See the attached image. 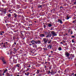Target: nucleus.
<instances>
[{
	"label": "nucleus",
	"mask_w": 76,
	"mask_h": 76,
	"mask_svg": "<svg viewBox=\"0 0 76 76\" xmlns=\"http://www.w3.org/2000/svg\"><path fill=\"white\" fill-rule=\"evenodd\" d=\"M8 25L7 24H6V25Z\"/></svg>",
	"instance_id": "nucleus-58"
},
{
	"label": "nucleus",
	"mask_w": 76,
	"mask_h": 76,
	"mask_svg": "<svg viewBox=\"0 0 76 76\" xmlns=\"http://www.w3.org/2000/svg\"><path fill=\"white\" fill-rule=\"evenodd\" d=\"M23 34H22V33H21V35H23Z\"/></svg>",
	"instance_id": "nucleus-51"
},
{
	"label": "nucleus",
	"mask_w": 76,
	"mask_h": 76,
	"mask_svg": "<svg viewBox=\"0 0 76 76\" xmlns=\"http://www.w3.org/2000/svg\"><path fill=\"white\" fill-rule=\"evenodd\" d=\"M72 42H74V40H73V39H72Z\"/></svg>",
	"instance_id": "nucleus-26"
},
{
	"label": "nucleus",
	"mask_w": 76,
	"mask_h": 76,
	"mask_svg": "<svg viewBox=\"0 0 76 76\" xmlns=\"http://www.w3.org/2000/svg\"><path fill=\"white\" fill-rule=\"evenodd\" d=\"M51 39H53V37L51 38Z\"/></svg>",
	"instance_id": "nucleus-44"
},
{
	"label": "nucleus",
	"mask_w": 76,
	"mask_h": 76,
	"mask_svg": "<svg viewBox=\"0 0 76 76\" xmlns=\"http://www.w3.org/2000/svg\"><path fill=\"white\" fill-rule=\"evenodd\" d=\"M61 44H63V42H61Z\"/></svg>",
	"instance_id": "nucleus-32"
},
{
	"label": "nucleus",
	"mask_w": 76,
	"mask_h": 76,
	"mask_svg": "<svg viewBox=\"0 0 76 76\" xmlns=\"http://www.w3.org/2000/svg\"><path fill=\"white\" fill-rule=\"evenodd\" d=\"M20 65V64H18L16 65V67H19Z\"/></svg>",
	"instance_id": "nucleus-17"
},
{
	"label": "nucleus",
	"mask_w": 76,
	"mask_h": 76,
	"mask_svg": "<svg viewBox=\"0 0 76 76\" xmlns=\"http://www.w3.org/2000/svg\"><path fill=\"white\" fill-rule=\"evenodd\" d=\"M69 18V17L67 16V19L68 20V19H69V18Z\"/></svg>",
	"instance_id": "nucleus-24"
},
{
	"label": "nucleus",
	"mask_w": 76,
	"mask_h": 76,
	"mask_svg": "<svg viewBox=\"0 0 76 76\" xmlns=\"http://www.w3.org/2000/svg\"><path fill=\"white\" fill-rule=\"evenodd\" d=\"M9 12H11V10H9Z\"/></svg>",
	"instance_id": "nucleus-41"
},
{
	"label": "nucleus",
	"mask_w": 76,
	"mask_h": 76,
	"mask_svg": "<svg viewBox=\"0 0 76 76\" xmlns=\"http://www.w3.org/2000/svg\"><path fill=\"white\" fill-rule=\"evenodd\" d=\"M71 34H73V33L71 32Z\"/></svg>",
	"instance_id": "nucleus-46"
},
{
	"label": "nucleus",
	"mask_w": 76,
	"mask_h": 76,
	"mask_svg": "<svg viewBox=\"0 0 76 76\" xmlns=\"http://www.w3.org/2000/svg\"><path fill=\"white\" fill-rule=\"evenodd\" d=\"M58 50L59 51H61V47L59 48Z\"/></svg>",
	"instance_id": "nucleus-18"
},
{
	"label": "nucleus",
	"mask_w": 76,
	"mask_h": 76,
	"mask_svg": "<svg viewBox=\"0 0 76 76\" xmlns=\"http://www.w3.org/2000/svg\"><path fill=\"white\" fill-rule=\"evenodd\" d=\"M0 59L2 60V61H3V60H4V57H3V56L1 57L0 58Z\"/></svg>",
	"instance_id": "nucleus-14"
},
{
	"label": "nucleus",
	"mask_w": 76,
	"mask_h": 76,
	"mask_svg": "<svg viewBox=\"0 0 76 76\" xmlns=\"http://www.w3.org/2000/svg\"><path fill=\"white\" fill-rule=\"evenodd\" d=\"M45 68H46V66H45Z\"/></svg>",
	"instance_id": "nucleus-55"
},
{
	"label": "nucleus",
	"mask_w": 76,
	"mask_h": 76,
	"mask_svg": "<svg viewBox=\"0 0 76 76\" xmlns=\"http://www.w3.org/2000/svg\"><path fill=\"white\" fill-rule=\"evenodd\" d=\"M28 67H31V66L30 65H29L28 66Z\"/></svg>",
	"instance_id": "nucleus-29"
},
{
	"label": "nucleus",
	"mask_w": 76,
	"mask_h": 76,
	"mask_svg": "<svg viewBox=\"0 0 76 76\" xmlns=\"http://www.w3.org/2000/svg\"><path fill=\"white\" fill-rule=\"evenodd\" d=\"M51 47H52V46L51 45H49L48 47V48H49V49H51Z\"/></svg>",
	"instance_id": "nucleus-7"
},
{
	"label": "nucleus",
	"mask_w": 76,
	"mask_h": 76,
	"mask_svg": "<svg viewBox=\"0 0 76 76\" xmlns=\"http://www.w3.org/2000/svg\"><path fill=\"white\" fill-rule=\"evenodd\" d=\"M50 42H48V44H50Z\"/></svg>",
	"instance_id": "nucleus-47"
},
{
	"label": "nucleus",
	"mask_w": 76,
	"mask_h": 76,
	"mask_svg": "<svg viewBox=\"0 0 76 76\" xmlns=\"http://www.w3.org/2000/svg\"><path fill=\"white\" fill-rule=\"evenodd\" d=\"M65 55L66 56V57H69L70 56V54L69 53L67 52H66Z\"/></svg>",
	"instance_id": "nucleus-2"
},
{
	"label": "nucleus",
	"mask_w": 76,
	"mask_h": 76,
	"mask_svg": "<svg viewBox=\"0 0 76 76\" xmlns=\"http://www.w3.org/2000/svg\"><path fill=\"white\" fill-rule=\"evenodd\" d=\"M70 57L71 58H73L74 57H75V56L73 55L71 56Z\"/></svg>",
	"instance_id": "nucleus-21"
},
{
	"label": "nucleus",
	"mask_w": 76,
	"mask_h": 76,
	"mask_svg": "<svg viewBox=\"0 0 76 76\" xmlns=\"http://www.w3.org/2000/svg\"><path fill=\"white\" fill-rule=\"evenodd\" d=\"M31 42L32 44V45H33V44H40V43H41V42H40V41L36 42L33 40L32 41H31Z\"/></svg>",
	"instance_id": "nucleus-1"
},
{
	"label": "nucleus",
	"mask_w": 76,
	"mask_h": 76,
	"mask_svg": "<svg viewBox=\"0 0 76 76\" xmlns=\"http://www.w3.org/2000/svg\"><path fill=\"white\" fill-rule=\"evenodd\" d=\"M39 72H40V70H37V74H39Z\"/></svg>",
	"instance_id": "nucleus-6"
},
{
	"label": "nucleus",
	"mask_w": 76,
	"mask_h": 76,
	"mask_svg": "<svg viewBox=\"0 0 76 76\" xmlns=\"http://www.w3.org/2000/svg\"><path fill=\"white\" fill-rule=\"evenodd\" d=\"M0 34H1V35H3V34H2V33H1Z\"/></svg>",
	"instance_id": "nucleus-31"
},
{
	"label": "nucleus",
	"mask_w": 76,
	"mask_h": 76,
	"mask_svg": "<svg viewBox=\"0 0 76 76\" xmlns=\"http://www.w3.org/2000/svg\"><path fill=\"white\" fill-rule=\"evenodd\" d=\"M17 17V15H15V18H16Z\"/></svg>",
	"instance_id": "nucleus-28"
},
{
	"label": "nucleus",
	"mask_w": 76,
	"mask_h": 76,
	"mask_svg": "<svg viewBox=\"0 0 76 76\" xmlns=\"http://www.w3.org/2000/svg\"><path fill=\"white\" fill-rule=\"evenodd\" d=\"M2 75H3L2 74L0 73V76H2Z\"/></svg>",
	"instance_id": "nucleus-27"
},
{
	"label": "nucleus",
	"mask_w": 76,
	"mask_h": 76,
	"mask_svg": "<svg viewBox=\"0 0 76 76\" xmlns=\"http://www.w3.org/2000/svg\"><path fill=\"white\" fill-rule=\"evenodd\" d=\"M43 41L44 42L46 43L47 42V41H48V39L45 38L43 39Z\"/></svg>",
	"instance_id": "nucleus-4"
},
{
	"label": "nucleus",
	"mask_w": 76,
	"mask_h": 76,
	"mask_svg": "<svg viewBox=\"0 0 76 76\" xmlns=\"http://www.w3.org/2000/svg\"><path fill=\"white\" fill-rule=\"evenodd\" d=\"M29 45H31V44H29Z\"/></svg>",
	"instance_id": "nucleus-50"
},
{
	"label": "nucleus",
	"mask_w": 76,
	"mask_h": 76,
	"mask_svg": "<svg viewBox=\"0 0 76 76\" xmlns=\"http://www.w3.org/2000/svg\"><path fill=\"white\" fill-rule=\"evenodd\" d=\"M72 38H75V36H72Z\"/></svg>",
	"instance_id": "nucleus-34"
},
{
	"label": "nucleus",
	"mask_w": 76,
	"mask_h": 76,
	"mask_svg": "<svg viewBox=\"0 0 76 76\" xmlns=\"http://www.w3.org/2000/svg\"><path fill=\"white\" fill-rule=\"evenodd\" d=\"M7 54L8 55H9V53L8 52H7Z\"/></svg>",
	"instance_id": "nucleus-36"
},
{
	"label": "nucleus",
	"mask_w": 76,
	"mask_h": 76,
	"mask_svg": "<svg viewBox=\"0 0 76 76\" xmlns=\"http://www.w3.org/2000/svg\"><path fill=\"white\" fill-rule=\"evenodd\" d=\"M75 76H76V74H75Z\"/></svg>",
	"instance_id": "nucleus-43"
},
{
	"label": "nucleus",
	"mask_w": 76,
	"mask_h": 76,
	"mask_svg": "<svg viewBox=\"0 0 76 76\" xmlns=\"http://www.w3.org/2000/svg\"><path fill=\"white\" fill-rule=\"evenodd\" d=\"M75 66H76V64L75 65Z\"/></svg>",
	"instance_id": "nucleus-60"
},
{
	"label": "nucleus",
	"mask_w": 76,
	"mask_h": 76,
	"mask_svg": "<svg viewBox=\"0 0 76 76\" xmlns=\"http://www.w3.org/2000/svg\"><path fill=\"white\" fill-rule=\"evenodd\" d=\"M74 21L73 22V23H74Z\"/></svg>",
	"instance_id": "nucleus-56"
},
{
	"label": "nucleus",
	"mask_w": 76,
	"mask_h": 76,
	"mask_svg": "<svg viewBox=\"0 0 76 76\" xmlns=\"http://www.w3.org/2000/svg\"><path fill=\"white\" fill-rule=\"evenodd\" d=\"M51 53H53V51H51Z\"/></svg>",
	"instance_id": "nucleus-38"
},
{
	"label": "nucleus",
	"mask_w": 76,
	"mask_h": 76,
	"mask_svg": "<svg viewBox=\"0 0 76 76\" xmlns=\"http://www.w3.org/2000/svg\"><path fill=\"white\" fill-rule=\"evenodd\" d=\"M7 71V69H6V70L4 71V73H6V72Z\"/></svg>",
	"instance_id": "nucleus-19"
},
{
	"label": "nucleus",
	"mask_w": 76,
	"mask_h": 76,
	"mask_svg": "<svg viewBox=\"0 0 76 76\" xmlns=\"http://www.w3.org/2000/svg\"><path fill=\"white\" fill-rule=\"evenodd\" d=\"M33 75H35V74H33Z\"/></svg>",
	"instance_id": "nucleus-54"
},
{
	"label": "nucleus",
	"mask_w": 76,
	"mask_h": 76,
	"mask_svg": "<svg viewBox=\"0 0 76 76\" xmlns=\"http://www.w3.org/2000/svg\"><path fill=\"white\" fill-rule=\"evenodd\" d=\"M51 57L50 56V55H49V57Z\"/></svg>",
	"instance_id": "nucleus-42"
},
{
	"label": "nucleus",
	"mask_w": 76,
	"mask_h": 76,
	"mask_svg": "<svg viewBox=\"0 0 76 76\" xmlns=\"http://www.w3.org/2000/svg\"><path fill=\"white\" fill-rule=\"evenodd\" d=\"M47 72L48 74H50V70L48 71Z\"/></svg>",
	"instance_id": "nucleus-20"
},
{
	"label": "nucleus",
	"mask_w": 76,
	"mask_h": 76,
	"mask_svg": "<svg viewBox=\"0 0 76 76\" xmlns=\"http://www.w3.org/2000/svg\"><path fill=\"white\" fill-rule=\"evenodd\" d=\"M7 16H8V18H11V14H9L7 15Z\"/></svg>",
	"instance_id": "nucleus-16"
},
{
	"label": "nucleus",
	"mask_w": 76,
	"mask_h": 76,
	"mask_svg": "<svg viewBox=\"0 0 76 76\" xmlns=\"http://www.w3.org/2000/svg\"><path fill=\"white\" fill-rule=\"evenodd\" d=\"M51 37V34H48V36H46V37Z\"/></svg>",
	"instance_id": "nucleus-13"
},
{
	"label": "nucleus",
	"mask_w": 76,
	"mask_h": 76,
	"mask_svg": "<svg viewBox=\"0 0 76 76\" xmlns=\"http://www.w3.org/2000/svg\"><path fill=\"white\" fill-rule=\"evenodd\" d=\"M29 73L28 72L25 73V75H27V76H28V75H29Z\"/></svg>",
	"instance_id": "nucleus-12"
},
{
	"label": "nucleus",
	"mask_w": 76,
	"mask_h": 76,
	"mask_svg": "<svg viewBox=\"0 0 76 76\" xmlns=\"http://www.w3.org/2000/svg\"><path fill=\"white\" fill-rule=\"evenodd\" d=\"M43 26H44V28H46V26L45 25H44Z\"/></svg>",
	"instance_id": "nucleus-25"
},
{
	"label": "nucleus",
	"mask_w": 76,
	"mask_h": 76,
	"mask_svg": "<svg viewBox=\"0 0 76 76\" xmlns=\"http://www.w3.org/2000/svg\"><path fill=\"white\" fill-rule=\"evenodd\" d=\"M7 76H10V75H9V74L8 73H7Z\"/></svg>",
	"instance_id": "nucleus-23"
},
{
	"label": "nucleus",
	"mask_w": 76,
	"mask_h": 76,
	"mask_svg": "<svg viewBox=\"0 0 76 76\" xmlns=\"http://www.w3.org/2000/svg\"><path fill=\"white\" fill-rule=\"evenodd\" d=\"M10 13H12V12H10Z\"/></svg>",
	"instance_id": "nucleus-53"
},
{
	"label": "nucleus",
	"mask_w": 76,
	"mask_h": 76,
	"mask_svg": "<svg viewBox=\"0 0 76 76\" xmlns=\"http://www.w3.org/2000/svg\"><path fill=\"white\" fill-rule=\"evenodd\" d=\"M58 22H60V23H63V22H62V21L60 20H58Z\"/></svg>",
	"instance_id": "nucleus-9"
},
{
	"label": "nucleus",
	"mask_w": 76,
	"mask_h": 76,
	"mask_svg": "<svg viewBox=\"0 0 76 76\" xmlns=\"http://www.w3.org/2000/svg\"><path fill=\"white\" fill-rule=\"evenodd\" d=\"M55 73H56V72L55 73L53 71H52L51 72H50V74L52 75H55Z\"/></svg>",
	"instance_id": "nucleus-5"
},
{
	"label": "nucleus",
	"mask_w": 76,
	"mask_h": 76,
	"mask_svg": "<svg viewBox=\"0 0 76 76\" xmlns=\"http://www.w3.org/2000/svg\"><path fill=\"white\" fill-rule=\"evenodd\" d=\"M33 48H36L37 47V45H34L33 46Z\"/></svg>",
	"instance_id": "nucleus-11"
},
{
	"label": "nucleus",
	"mask_w": 76,
	"mask_h": 76,
	"mask_svg": "<svg viewBox=\"0 0 76 76\" xmlns=\"http://www.w3.org/2000/svg\"><path fill=\"white\" fill-rule=\"evenodd\" d=\"M4 47H5V45H4Z\"/></svg>",
	"instance_id": "nucleus-48"
},
{
	"label": "nucleus",
	"mask_w": 76,
	"mask_h": 76,
	"mask_svg": "<svg viewBox=\"0 0 76 76\" xmlns=\"http://www.w3.org/2000/svg\"><path fill=\"white\" fill-rule=\"evenodd\" d=\"M2 33H3V34H4V31H2Z\"/></svg>",
	"instance_id": "nucleus-35"
},
{
	"label": "nucleus",
	"mask_w": 76,
	"mask_h": 76,
	"mask_svg": "<svg viewBox=\"0 0 76 76\" xmlns=\"http://www.w3.org/2000/svg\"><path fill=\"white\" fill-rule=\"evenodd\" d=\"M71 32H72V31H71Z\"/></svg>",
	"instance_id": "nucleus-59"
},
{
	"label": "nucleus",
	"mask_w": 76,
	"mask_h": 76,
	"mask_svg": "<svg viewBox=\"0 0 76 76\" xmlns=\"http://www.w3.org/2000/svg\"><path fill=\"white\" fill-rule=\"evenodd\" d=\"M47 63V62H45V64H46V63Z\"/></svg>",
	"instance_id": "nucleus-39"
},
{
	"label": "nucleus",
	"mask_w": 76,
	"mask_h": 76,
	"mask_svg": "<svg viewBox=\"0 0 76 76\" xmlns=\"http://www.w3.org/2000/svg\"><path fill=\"white\" fill-rule=\"evenodd\" d=\"M14 44H15V45H16V42H15L14 43Z\"/></svg>",
	"instance_id": "nucleus-33"
},
{
	"label": "nucleus",
	"mask_w": 76,
	"mask_h": 76,
	"mask_svg": "<svg viewBox=\"0 0 76 76\" xmlns=\"http://www.w3.org/2000/svg\"><path fill=\"white\" fill-rule=\"evenodd\" d=\"M2 61H3V64H6V61H5V60H2Z\"/></svg>",
	"instance_id": "nucleus-10"
},
{
	"label": "nucleus",
	"mask_w": 76,
	"mask_h": 76,
	"mask_svg": "<svg viewBox=\"0 0 76 76\" xmlns=\"http://www.w3.org/2000/svg\"><path fill=\"white\" fill-rule=\"evenodd\" d=\"M51 33L53 36H57V34H56V33L54 31L51 32Z\"/></svg>",
	"instance_id": "nucleus-3"
},
{
	"label": "nucleus",
	"mask_w": 76,
	"mask_h": 76,
	"mask_svg": "<svg viewBox=\"0 0 76 76\" xmlns=\"http://www.w3.org/2000/svg\"><path fill=\"white\" fill-rule=\"evenodd\" d=\"M2 75H3L4 76V72L3 73V74H2Z\"/></svg>",
	"instance_id": "nucleus-40"
},
{
	"label": "nucleus",
	"mask_w": 76,
	"mask_h": 76,
	"mask_svg": "<svg viewBox=\"0 0 76 76\" xmlns=\"http://www.w3.org/2000/svg\"><path fill=\"white\" fill-rule=\"evenodd\" d=\"M7 17H4V19H6V18H7Z\"/></svg>",
	"instance_id": "nucleus-30"
},
{
	"label": "nucleus",
	"mask_w": 76,
	"mask_h": 76,
	"mask_svg": "<svg viewBox=\"0 0 76 76\" xmlns=\"http://www.w3.org/2000/svg\"><path fill=\"white\" fill-rule=\"evenodd\" d=\"M45 34H46V35L48 34V33L47 32H45Z\"/></svg>",
	"instance_id": "nucleus-22"
},
{
	"label": "nucleus",
	"mask_w": 76,
	"mask_h": 76,
	"mask_svg": "<svg viewBox=\"0 0 76 76\" xmlns=\"http://www.w3.org/2000/svg\"><path fill=\"white\" fill-rule=\"evenodd\" d=\"M40 37H44V35L43 34H41L40 35Z\"/></svg>",
	"instance_id": "nucleus-15"
},
{
	"label": "nucleus",
	"mask_w": 76,
	"mask_h": 76,
	"mask_svg": "<svg viewBox=\"0 0 76 76\" xmlns=\"http://www.w3.org/2000/svg\"><path fill=\"white\" fill-rule=\"evenodd\" d=\"M34 22H36V21H35Z\"/></svg>",
	"instance_id": "nucleus-57"
},
{
	"label": "nucleus",
	"mask_w": 76,
	"mask_h": 76,
	"mask_svg": "<svg viewBox=\"0 0 76 76\" xmlns=\"http://www.w3.org/2000/svg\"><path fill=\"white\" fill-rule=\"evenodd\" d=\"M52 54H52V53L51 54H50V55H52Z\"/></svg>",
	"instance_id": "nucleus-52"
},
{
	"label": "nucleus",
	"mask_w": 76,
	"mask_h": 76,
	"mask_svg": "<svg viewBox=\"0 0 76 76\" xmlns=\"http://www.w3.org/2000/svg\"><path fill=\"white\" fill-rule=\"evenodd\" d=\"M4 13H6V12L5 11V12H4Z\"/></svg>",
	"instance_id": "nucleus-49"
},
{
	"label": "nucleus",
	"mask_w": 76,
	"mask_h": 76,
	"mask_svg": "<svg viewBox=\"0 0 76 76\" xmlns=\"http://www.w3.org/2000/svg\"><path fill=\"white\" fill-rule=\"evenodd\" d=\"M48 26L49 27H51V26H52V25L50 23H48Z\"/></svg>",
	"instance_id": "nucleus-8"
},
{
	"label": "nucleus",
	"mask_w": 76,
	"mask_h": 76,
	"mask_svg": "<svg viewBox=\"0 0 76 76\" xmlns=\"http://www.w3.org/2000/svg\"><path fill=\"white\" fill-rule=\"evenodd\" d=\"M16 15V13H14V15L15 16V15Z\"/></svg>",
	"instance_id": "nucleus-37"
},
{
	"label": "nucleus",
	"mask_w": 76,
	"mask_h": 76,
	"mask_svg": "<svg viewBox=\"0 0 76 76\" xmlns=\"http://www.w3.org/2000/svg\"><path fill=\"white\" fill-rule=\"evenodd\" d=\"M6 44H7V42H6Z\"/></svg>",
	"instance_id": "nucleus-45"
}]
</instances>
